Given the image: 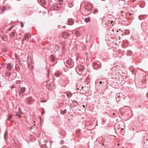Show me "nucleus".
Wrapping results in <instances>:
<instances>
[{"instance_id":"52","label":"nucleus","mask_w":148,"mask_h":148,"mask_svg":"<svg viewBox=\"0 0 148 148\" xmlns=\"http://www.w3.org/2000/svg\"><path fill=\"white\" fill-rule=\"evenodd\" d=\"M101 1H105V0H101Z\"/></svg>"},{"instance_id":"53","label":"nucleus","mask_w":148,"mask_h":148,"mask_svg":"<svg viewBox=\"0 0 148 148\" xmlns=\"http://www.w3.org/2000/svg\"><path fill=\"white\" fill-rule=\"evenodd\" d=\"M64 26H62V27H63V28H64Z\"/></svg>"},{"instance_id":"29","label":"nucleus","mask_w":148,"mask_h":148,"mask_svg":"<svg viewBox=\"0 0 148 148\" xmlns=\"http://www.w3.org/2000/svg\"><path fill=\"white\" fill-rule=\"evenodd\" d=\"M20 23L21 24V27H23L24 24H23V22L21 21L20 22Z\"/></svg>"},{"instance_id":"4","label":"nucleus","mask_w":148,"mask_h":148,"mask_svg":"<svg viewBox=\"0 0 148 148\" xmlns=\"http://www.w3.org/2000/svg\"><path fill=\"white\" fill-rule=\"evenodd\" d=\"M66 63L69 66H70V67H72L73 66V62L72 60L71 59H68L67 60Z\"/></svg>"},{"instance_id":"22","label":"nucleus","mask_w":148,"mask_h":148,"mask_svg":"<svg viewBox=\"0 0 148 148\" xmlns=\"http://www.w3.org/2000/svg\"><path fill=\"white\" fill-rule=\"evenodd\" d=\"M73 103L74 104V106H77V105L78 104V103L77 101H76L75 100H74L73 101Z\"/></svg>"},{"instance_id":"39","label":"nucleus","mask_w":148,"mask_h":148,"mask_svg":"<svg viewBox=\"0 0 148 148\" xmlns=\"http://www.w3.org/2000/svg\"><path fill=\"white\" fill-rule=\"evenodd\" d=\"M47 72H48V74H47V76H48L49 75V72H50V70H49V69H47Z\"/></svg>"},{"instance_id":"46","label":"nucleus","mask_w":148,"mask_h":148,"mask_svg":"<svg viewBox=\"0 0 148 148\" xmlns=\"http://www.w3.org/2000/svg\"><path fill=\"white\" fill-rule=\"evenodd\" d=\"M82 106H83V107L84 108L85 107V105H82Z\"/></svg>"},{"instance_id":"21","label":"nucleus","mask_w":148,"mask_h":148,"mask_svg":"<svg viewBox=\"0 0 148 148\" xmlns=\"http://www.w3.org/2000/svg\"><path fill=\"white\" fill-rule=\"evenodd\" d=\"M6 8L5 7H3L1 8V10L2 11V12L1 13H0V14H2L4 11L6 10Z\"/></svg>"},{"instance_id":"36","label":"nucleus","mask_w":148,"mask_h":148,"mask_svg":"<svg viewBox=\"0 0 148 148\" xmlns=\"http://www.w3.org/2000/svg\"><path fill=\"white\" fill-rule=\"evenodd\" d=\"M45 113V112L44 111V110H42V114H43Z\"/></svg>"},{"instance_id":"15","label":"nucleus","mask_w":148,"mask_h":148,"mask_svg":"<svg viewBox=\"0 0 148 148\" xmlns=\"http://www.w3.org/2000/svg\"><path fill=\"white\" fill-rule=\"evenodd\" d=\"M11 75V73L9 72H6L5 73V75L6 76L8 77H9Z\"/></svg>"},{"instance_id":"49","label":"nucleus","mask_w":148,"mask_h":148,"mask_svg":"<svg viewBox=\"0 0 148 148\" xmlns=\"http://www.w3.org/2000/svg\"><path fill=\"white\" fill-rule=\"evenodd\" d=\"M56 64H53V65H52V66H54Z\"/></svg>"},{"instance_id":"38","label":"nucleus","mask_w":148,"mask_h":148,"mask_svg":"<svg viewBox=\"0 0 148 148\" xmlns=\"http://www.w3.org/2000/svg\"><path fill=\"white\" fill-rule=\"evenodd\" d=\"M12 29V27H9L8 29V31H10Z\"/></svg>"},{"instance_id":"3","label":"nucleus","mask_w":148,"mask_h":148,"mask_svg":"<svg viewBox=\"0 0 148 148\" xmlns=\"http://www.w3.org/2000/svg\"><path fill=\"white\" fill-rule=\"evenodd\" d=\"M85 10V14H89L91 13V12L92 9L89 8L87 6H85L84 8Z\"/></svg>"},{"instance_id":"35","label":"nucleus","mask_w":148,"mask_h":148,"mask_svg":"<svg viewBox=\"0 0 148 148\" xmlns=\"http://www.w3.org/2000/svg\"><path fill=\"white\" fill-rule=\"evenodd\" d=\"M55 75L57 77H58L60 76L59 74L57 73H55Z\"/></svg>"},{"instance_id":"31","label":"nucleus","mask_w":148,"mask_h":148,"mask_svg":"<svg viewBox=\"0 0 148 148\" xmlns=\"http://www.w3.org/2000/svg\"><path fill=\"white\" fill-rule=\"evenodd\" d=\"M80 83L79 82H78V83H77V85H78ZM77 89L79 90V89H80V86L79 87H78V86H77Z\"/></svg>"},{"instance_id":"24","label":"nucleus","mask_w":148,"mask_h":148,"mask_svg":"<svg viewBox=\"0 0 148 148\" xmlns=\"http://www.w3.org/2000/svg\"><path fill=\"white\" fill-rule=\"evenodd\" d=\"M16 116H18V118H20L21 117V115L20 114L19 112H17L16 114Z\"/></svg>"},{"instance_id":"48","label":"nucleus","mask_w":148,"mask_h":148,"mask_svg":"<svg viewBox=\"0 0 148 148\" xmlns=\"http://www.w3.org/2000/svg\"><path fill=\"white\" fill-rule=\"evenodd\" d=\"M102 146H103L104 145V144L103 143H102Z\"/></svg>"},{"instance_id":"7","label":"nucleus","mask_w":148,"mask_h":148,"mask_svg":"<svg viewBox=\"0 0 148 148\" xmlns=\"http://www.w3.org/2000/svg\"><path fill=\"white\" fill-rule=\"evenodd\" d=\"M68 23L69 25H73L74 23V20L72 18H69L68 20Z\"/></svg>"},{"instance_id":"41","label":"nucleus","mask_w":148,"mask_h":148,"mask_svg":"<svg viewBox=\"0 0 148 148\" xmlns=\"http://www.w3.org/2000/svg\"><path fill=\"white\" fill-rule=\"evenodd\" d=\"M6 134V132H5V134H4V138L5 140H6V137H5V134Z\"/></svg>"},{"instance_id":"45","label":"nucleus","mask_w":148,"mask_h":148,"mask_svg":"<svg viewBox=\"0 0 148 148\" xmlns=\"http://www.w3.org/2000/svg\"><path fill=\"white\" fill-rule=\"evenodd\" d=\"M99 83L100 84H101L102 83V81H100Z\"/></svg>"},{"instance_id":"28","label":"nucleus","mask_w":148,"mask_h":148,"mask_svg":"<svg viewBox=\"0 0 148 148\" xmlns=\"http://www.w3.org/2000/svg\"><path fill=\"white\" fill-rule=\"evenodd\" d=\"M43 148H49V147H47V144H45L43 145Z\"/></svg>"},{"instance_id":"2","label":"nucleus","mask_w":148,"mask_h":148,"mask_svg":"<svg viewBox=\"0 0 148 148\" xmlns=\"http://www.w3.org/2000/svg\"><path fill=\"white\" fill-rule=\"evenodd\" d=\"M122 95V94L121 93L116 94V101L119 102L120 101L125 99V98L124 97H121Z\"/></svg>"},{"instance_id":"25","label":"nucleus","mask_w":148,"mask_h":148,"mask_svg":"<svg viewBox=\"0 0 148 148\" xmlns=\"http://www.w3.org/2000/svg\"><path fill=\"white\" fill-rule=\"evenodd\" d=\"M49 60L51 61H54V59L51 56L50 57Z\"/></svg>"},{"instance_id":"23","label":"nucleus","mask_w":148,"mask_h":148,"mask_svg":"<svg viewBox=\"0 0 148 148\" xmlns=\"http://www.w3.org/2000/svg\"><path fill=\"white\" fill-rule=\"evenodd\" d=\"M27 61L28 62H31V57L30 56H28L27 58Z\"/></svg>"},{"instance_id":"10","label":"nucleus","mask_w":148,"mask_h":148,"mask_svg":"<svg viewBox=\"0 0 148 148\" xmlns=\"http://www.w3.org/2000/svg\"><path fill=\"white\" fill-rule=\"evenodd\" d=\"M15 70L16 71L18 72L20 70L19 66L18 64H16L15 66Z\"/></svg>"},{"instance_id":"8","label":"nucleus","mask_w":148,"mask_h":148,"mask_svg":"<svg viewBox=\"0 0 148 148\" xmlns=\"http://www.w3.org/2000/svg\"><path fill=\"white\" fill-rule=\"evenodd\" d=\"M12 66L10 63H8L6 64V68L8 70H11Z\"/></svg>"},{"instance_id":"20","label":"nucleus","mask_w":148,"mask_h":148,"mask_svg":"<svg viewBox=\"0 0 148 148\" xmlns=\"http://www.w3.org/2000/svg\"><path fill=\"white\" fill-rule=\"evenodd\" d=\"M84 21L86 23L90 21V18L88 17L84 19Z\"/></svg>"},{"instance_id":"19","label":"nucleus","mask_w":148,"mask_h":148,"mask_svg":"<svg viewBox=\"0 0 148 148\" xmlns=\"http://www.w3.org/2000/svg\"><path fill=\"white\" fill-rule=\"evenodd\" d=\"M14 33L13 32H12L10 34V38H12L14 36Z\"/></svg>"},{"instance_id":"44","label":"nucleus","mask_w":148,"mask_h":148,"mask_svg":"<svg viewBox=\"0 0 148 148\" xmlns=\"http://www.w3.org/2000/svg\"><path fill=\"white\" fill-rule=\"evenodd\" d=\"M25 40H23V39L22 41V44H23L24 43V41Z\"/></svg>"},{"instance_id":"14","label":"nucleus","mask_w":148,"mask_h":148,"mask_svg":"<svg viewBox=\"0 0 148 148\" xmlns=\"http://www.w3.org/2000/svg\"><path fill=\"white\" fill-rule=\"evenodd\" d=\"M132 53V52L130 50H128L127 51V55L128 56H130Z\"/></svg>"},{"instance_id":"34","label":"nucleus","mask_w":148,"mask_h":148,"mask_svg":"<svg viewBox=\"0 0 148 148\" xmlns=\"http://www.w3.org/2000/svg\"><path fill=\"white\" fill-rule=\"evenodd\" d=\"M62 50H64L65 49V45H62Z\"/></svg>"},{"instance_id":"16","label":"nucleus","mask_w":148,"mask_h":148,"mask_svg":"<svg viewBox=\"0 0 148 148\" xmlns=\"http://www.w3.org/2000/svg\"><path fill=\"white\" fill-rule=\"evenodd\" d=\"M13 115L11 114L8 117V120L9 121H12L13 119H12V116Z\"/></svg>"},{"instance_id":"43","label":"nucleus","mask_w":148,"mask_h":148,"mask_svg":"<svg viewBox=\"0 0 148 148\" xmlns=\"http://www.w3.org/2000/svg\"><path fill=\"white\" fill-rule=\"evenodd\" d=\"M14 87H15L14 86H13V85H12V86H11V88H14Z\"/></svg>"},{"instance_id":"50","label":"nucleus","mask_w":148,"mask_h":148,"mask_svg":"<svg viewBox=\"0 0 148 148\" xmlns=\"http://www.w3.org/2000/svg\"><path fill=\"white\" fill-rule=\"evenodd\" d=\"M123 12V11H122L121 12V13H122Z\"/></svg>"},{"instance_id":"32","label":"nucleus","mask_w":148,"mask_h":148,"mask_svg":"<svg viewBox=\"0 0 148 148\" xmlns=\"http://www.w3.org/2000/svg\"><path fill=\"white\" fill-rule=\"evenodd\" d=\"M64 143V141L62 140H61L60 142V144L61 145H62Z\"/></svg>"},{"instance_id":"17","label":"nucleus","mask_w":148,"mask_h":148,"mask_svg":"<svg viewBox=\"0 0 148 148\" xmlns=\"http://www.w3.org/2000/svg\"><path fill=\"white\" fill-rule=\"evenodd\" d=\"M67 112V110L66 109H64V110H61L60 113L62 114H65Z\"/></svg>"},{"instance_id":"27","label":"nucleus","mask_w":148,"mask_h":148,"mask_svg":"<svg viewBox=\"0 0 148 148\" xmlns=\"http://www.w3.org/2000/svg\"><path fill=\"white\" fill-rule=\"evenodd\" d=\"M73 6V5L72 3H69V4L68 6L70 8H71Z\"/></svg>"},{"instance_id":"30","label":"nucleus","mask_w":148,"mask_h":148,"mask_svg":"<svg viewBox=\"0 0 148 148\" xmlns=\"http://www.w3.org/2000/svg\"><path fill=\"white\" fill-rule=\"evenodd\" d=\"M113 22V21L112 20H109L108 21V25L109 24H111Z\"/></svg>"},{"instance_id":"54","label":"nucleus","mask_w":148,"mask_h":148,"mask_svg":"<svg viewBox=\"0 0 148 148\" xmlns=\"http://www.w3.org/2000/svg\"><path fill=\"white\" fill-rule=\"evenodd\" d=\"M113 114V115H114V113Z\"/></svg>"},{"instance_id":"51","label":"nucleus","mask_w":148,"mask_h":148,"mask_svg":"<svg viewBox=\"0 0 148 148\" xmlns=\"http://www.w3.org/2000/svg\"><path fill=\"white\" fill-rule=\"evenodd\" d=\"M121 16H123V15H121Z\"/></svg>"},{"instance_id":"37","label":"nucleus","mask_w":148,"mask_h":148,"mask_svg":"<svg viewBox=\"0 0 148 148\" xmlns=\"http://www.w3.org/2000/svg\"><path fill=\"white\" fill-rule=\"evenodd\" d=\"M2 40L4 41H6V40H5V37H3L2 38Z\"/></svg>"},{"instance_id":"6","label":"nucleus","mask_w":148,"mask_h":148,"mask_svg":"<svg viewBox=\"0 0 148 148\" xmlns=\"http://www.w3.org/2000/svg\"><path fill=\"white\" fill-rule=\"evenodd\" d=\"M30 34H29L26 33L25 35V37L23 38V40H25L27 41H29V38L30 36Z\"/></svg>"},{"instance_id":"18","label":"nucleus","mask_w":148,"mask_h":148,"mask_svg":"<svg viewBox=\"0 0 148 148\" xmlns=\"http://www.w3.org/2000/svg\"><path fill=\"white\" fill-rule=\"evenodd\" d=\"M81 33H80L78 31H76L75 33V34L77 36H79L81 35Z\"/></svg>"},{"instance_id":"12","label":"nucleus","mask_w":148,"mask_h":148,"mask_svg":"<svg viewBox=\"0 0 148 148\" xmlns=\"http://www.w3.org/2000/svg\"><path fill=\"white\" fill-rule=\"evenodd\" d=\"M26 88L25 87H22L20 89V92L21 93H24L25 92Z\"/></svg>"},{"instance_id":"1","label":"nucleus","mask_w":148,"mask_h":148,"mask_svg":"<svg viewBox=\"0 0 148 148\" xmlns=\"http://www.w3.org/2000/svg\"><path fill=\"white\" fill-rule=\"evenodd\" d=\"M99 63H97L96 62H94L92 63L93 68L95 70H98L101 68V64L100 62H99Z\"/></svg>"},{"instance_id":"9","label":"nucleus","mask_w":148,"mask_h":148,"mask_svg":"<svg viewBox=\"0 0 148 148\" xmlns=\"http://www.w3.org/2000/svg\"><path fill=\"white\" fill-rule=\"evenodd\" d=\"M26 100L29 103V104L31 103L33 101L32 98L31 97H29L27 98L26 99Z\"/></svg>"},{"instance_id":"26","label":"nucleus","mask_w":148,"mask_h":148,"mask_svg":"<svg viewBox=\"0 0 148 148\" xmlns=\"http://www.w3.org/2000/svg\"><path fill=\"white\" fill-rule=\"evenodd\" d=\"M98 12V10L97 9H95L94 10L93 12L95 14Z\"/></svg>"},{"instance_id":"13","label":"nucleus","mask_w":148,"mask_h":148,"mask_svg":"<svg viewBox=\"0 0 148 148\" xmlns=\"http://www.w3.org/2000/svg\"><path fill=\"white\" fill-rule=\"evenodd\" d=\"M66 94L68 98H70L72 97V94L69 92H66Z\"/></svg>"},{"instance_id":"11","label":"nucleus","mask_w":148,"mask_h":148,"mask_svg":"<svg viewBox=\"0 0 148 148\" xmlns=\"http://www.w3.org/2000/svg\"><path fill=\"white\" fill-rule=\"evenodd\" d=\"M21 83V81L20 80H17L16 81L15 84L17 85V86L18 88H19L20 86V84Z\"/></svg>"},{"instance_id":"42","label":"nucleus","mask_w":148,"mask_h":148,"mask_svg":"<svg viewBox=\"0 0 148 148\" xmlns=\"http://www.w3.org/2000/svg\"><path fill=\"white\" fill-rule=\"evenodd\" d=\"M49 86L48 87V89L50 90L51 88V87L50 86V85L49 84Z\"/></svg>"},{"instance_id":"47","label":"nucleus","mask_w":148,"mask_h":148,"mask_svg":"<svg viewBox=\"0 0 148 148\" xmlns=\"http://www.w3.org/2000/svg\"><path fill=\"white\" fill-rule=\"evenodd\" d=\"M81 89H82L84 88V87L83 86H81Z\"/></svg>"},{"instance_id":"40","label":"nucleus","mask_w":148,"mask_h":148,"mask_svg":"<svg viewBox=\"0 0 148 148\" xmlns=\"http://www.w3.org/2000/svg\"><path fill=\"white\" fill-rule=\"evenodd\" d=\"M40 101L41 102H46L47 101L45 100L44 101H43L42 100H41Z\"/></svg>"},{"instance_id":"33","label":"nucleus","mask_w":148,"mask_h":148,"mask_svg":"<svg viewBox=\"0 0 148 148\" xmlns=\"http://www.w3.org/2000/svg\"><path fill=\"white\" fill-rule=\"evenodd\" d=\"M83 67H82L81 68H79V70H80V71L81 72H82V71H83Z\"/></svg>"},{"instance_id":"5","label":"nucleus","mask_w":148,"mask_h":148,"mask_svg":"<svg viewBox=\"0 0 148 148\" xmlns=\"http://www.w3.org/2000/svg\"><path fill=\"white\" fill-rule=\"evenodd\" d=\"M70 36V34L67 32L65 31L63 32L62 34V36L64 38H67Z\"/></svg>"}]
</instances>
